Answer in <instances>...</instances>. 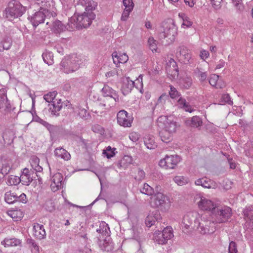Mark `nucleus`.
I'll return each mask as SVG.
<instances>
[{"label":"nucleus","instance_id":"nucleus-1","mask_svg":"<svg viewBox=\"0 0 253 253\" xmlns=\"http://www.w3.org/2000/svg\"><path fill=\"white\" fill-rule=\"evenodd\" d=\"M79 2L85 8V11L77 15V17L69 19V26L72 30L81 29L89 27L95 17L93 11L97 6V3L93 0H79Z\"/></svg>","mask_w":253,"mask_h":253},{"label":"nucleus","instance_id":"nucleus-2","mask_svg":"<svg viewBox=\"0 0 253 253\" xmlns=\"http://www.w3.org/2000/svg\"><path fill=\"white\" fill-rule=\"evenodd\" d=\"M57 94V92L56 91H54L49 92L43 96L44 99L46 102L49 103L48 105L49 106V112L52 115L56 117L59 116V112L63 107L71 105L69 102H61V99H55Z\"/></svg>","mask_w":253,"mask_h":253},{"label":"nucleus","instance_id":"nucleus-3","mask_svg":"<svg viewBox=\"0 0 253 253\" xmlns=\"http://www.w3.org/2000/svg\"><path fill=\"white\" fill-rule=\"evenodd\" d=\"M26 11V8L18 1L12 0L5 9V17L9 21L21 16Z\"/></svg>","mask_w":253,"mask_h":253},{"label":"nucleus","instance_id":"nucleus-4","mask_svg":"<svg viewBox=\"0 0 253 253\" xmlns=\"http://www.w3.org/2000/svg\"><path fill=\"white\" fill-rule=\"evenodd\" d=\"M84 61L80 55L73 54L67 59L62 60L60 66L63 68V71L69 74L77 70Z\"/></svg>","mask_w":253,"mask_h":253},{"label":"nucleus","instance_id":"nucleus-5","mask_svg":"<svg viewBox=\"0 0 253 253\" xmlns=\"http://www.w3.org/2000/svg\"><path fill=\"white\" fill-rule=\"evenodd\" d=\"M232 214V209L227 206L217 207L212 211L213 218L216 223H224L228 221Z\"/></svg>","mask_w":253,"mask_h":253},{"label":"nucleus","instance_id":"nucleus-6","mask_svg":"<svg viewBox=\"0 0 253 253\" xmlns=\"http://www.w3.org/2000/svg\"><path fill=\"white\" fill-rule=\"evenodd\" d=\"M158 126L163 128L170 133H173L176 131L177 125L172 117H168L166 116L159 117L157 120Z\"/></svg>","mask_w":253,"mask_h":253},{"label":"nucleus","instance_id":"nucleus-7","mask_svg":"<svg viewBox=\"0 0 253 253\" xmlns=\"http://www.w3.org/2000/svg\"><path fill=\"white\" fill-rule=\"evenodd\" d=\"M176 56L180 62L185 64H191L193 61L191 51L184 45L177 48Z\"/></svg>","mask_w":253,"mask_h":253},{"label":"nucleus","instance_id":"nucleus-8","mask_svg":"<svg viewBox=\"0 0 253 253\" xmlns=\"http://www.w3.org/2000/svg\"><path fill=\"white\" fill-rule=\"evenodd\" d=\"M180 161V158L177 155H166L160 161L159 166L166 169H173Z\"/></svg>","mask_w":253,"mask_h":253},{"label":"nucleus","instance_id":"nucleus-9","mask_svg":"<svg viewBox=\"0 0 253 253\" xmlns=\"http://www.w3.org/2000/svg\"><path fill=\"white\" fill-rule=\"evenodd\" d=\"M154 204V206L164 211L168 210L170 206L168 198L161 193H158L155 195Z\"/></svg>","mask_w":253,"mask_h":253},{"label":"nucleus","instance_id":"nucleus-10","mask_svg":"<svg viewBox=\"0 0 253 253\" xmlns=\"http://www.w3.org/2000/svg\"><path fill=\"white\" fill-rule=\"evenodd\" d=\"M6 91L5 89H0V110L4 115L12 111V107L7 97Z\"/></svg>","mask_w":253,"mask_h":253},{"label":"nucleus","instance_id":"nucleus-11","mask_svg":"<svg viewBox=\"0 0 253 253\" xmlns=\"http://www.w3.org/2000/svg\"><path fill=\"white\" fill-rule=\"evenodd\" d=\"M175 34V29L174 27L163 26L161 32L159 34V38L161 40L168 39L166 40V42L167 43H169V42H172L174 40Z\"/></svg>","mask_w":253,"mask_h":253},{"label":"nucleus","instance_id":"nucleus-12","mask_svg":"<svg viewBox=\"0 0 253 253\" xmlns=\"http://www.w3.org/2000/svg\"><path fill=\"white\" fill-rule=\"evenodd\" d=\"M47 15L44 11L40 9L35 12L33 15L28 17L33 26L35 27L38 26L40 24L43 23Z\"/></svg>","mask_w":253,"mask_h":253},{"label":"nucleus","instance_id":"nucleus-13","mask_svg":"<svg viewBox=\"0 0 253 253\" xmlns=\"http://www.w3.org/2000/svg\"><path fill=\"white\" fill-rule=\"evenodd\" d=\"M118 123L124 127L130 126L132 119L130 116H128V113L124 110L120 111L117 116Z\"/></svg>","mask_w":253,"mask_h":253},{"label":"nucleus","instance_id":"nucleus-14","mask_svg":"<svg viewBox=\"0 0 253 253\" xmlns=\"http://www.w3.org/2000/svg\"><path fill=\"white\" fill-rule=\"evenodd\" d=\"M166 70L168 74L173 78L178 77L179 74L178 68L176 62L173 59H170L167 63Z\"/></svg>","mask_w":253,"mask_h":253},{"label":"nucleus","instance_id":"nucleus-15","mask_svg":"<svg viewBox=\"0 0 253 253\" xmlns=\"http://www.w3.org/2000/svg\"><path fill=\"white\" fill-rule=\"evenodd\" d=\"M39 4H41L40 8L42 11H44L47 15H51V11H53L55 2L53 0H40Z\"/></svg>","mask_w":253,"mask_h":253},{"label":"nucleus","instance_id":"nucleus-16","mask_svg":"<svg viewBox=\"0 0 253 253\" xmlns=\"http://www.w3.org/2000/svg\"><path fill=\"white\" fill-rule=\"evenodd\" d=\"M196 185H200L206 188L215 189L217 187V184L214 181L207 177L201 178L195 181Z\"/></svg>","mask_w":253,"mask_h":253},{"label":"nucleus","instance_id":"nucleus-17","mask_svg":"<svg viewBox=\"0 0 253 253\" xmlns=\"http://www.w3.org/2000/svg\"><path fill=\"white\" fill-rule=\"evenodd\" d=\"M198 206L201 210L211 211L212 213L216 208L215 205L211 200L204 197L201 198L200 201L198 202Z\"/></svg>","mask_w":253,"mask_h":253},{"label":"nucleus","instance_id":"nucleus-18","mask_svg":"<svg viewBox=\"0 0 253 253\" xmlns=\"http://www.w3.org/2000/svg\"><path fill=\"white\" fill-rule=\"evenodd\" d=\"M51 180V188L54 192L56 191L61 188L62 185V182L63 180L62 174L59 172L56 173L52 176Z\"/></svg>","mask_w":253,"mask_h":253},{"label":"nucleus","instance_id":"nucleus-19","mask_svg":"<svg viewBox=\"0 0 253 253\" xmlns=\"http://www.w3.org/2000/svg\"><path fill=\"white\" fill-rule=\"evenodd\" d=\"M52 30L56 33H60L65 31L66 30H72L69 26V23L67 25L63 24L60 21L56 20L53 22Z\"/></svg>","mask_w":253,"mask_h":253},{"label":"nucleus","instance_id":"nucleus-20","mask_svg":"<svg viewBox=\"0 0 253 253\" xmlns=\"http://www.w3.org/2000/svg\"><path fill=\"white\" fill-rule=\"evenodd\" d=\"M135 85V82L130 79L129 77L123 80L122 86V91L124 95H126L130 92Z\"/></svg>","mask_w":253,"mask_h":253},{"label":"nucleus","instance_id":"nucleus-21","mask_svg":"<svg viewBox=\"0 0 253 253\" xmlns=\"http://www.w3.org/2000/svg\"><path fill=\"white\" fill-rule=\"evenodd\" d=\"M102 92L104 96H108L112 98L115 102L119 101V97L115 90L107 85H105L102 88Z\"/></svg>","mask_w":253,"mask_h":253},{"label":"nucleus","instance_id":"nucleus-22","mask_svg":"<svg viewBox=\"0 0 253 253\" xmlns=\"http://www.w3.org/2000/svg\"><path fill=\"white\" fill-rule=\"evenodd\" d=\"M99 245L102 251L107 252L112 251L114 249L113 243L109 237H106L103 241H100Z\"/></svg>","mask_w":253,"mask_h":253},{"label":"nucleus","instance_id":"nucleus-23","mask_svg":"<svg viewBox=\"0 0 253 253\" xmlns=\"http://www.w3.org/2000/svg\"><path fill=\"white\" fill-rule=\"evenodd\" d=\"M54 155L58 158H60L64 161H69L71 159V155L65 149L62 147L56 148L54 151Z\"/></svg>","mask_w":253,"mask_h":253},{"label":"nucleus","instance_id":"nucleus-24","mask_svg":"<svg viewBox=\"0 0 253 253\" xmlns=\"http://www.w3.org/2000/svg\"><path fill=\"white\" fill-rule=\"evenodd\" d=\"M34 235L37 238L42 240L45 238L46 233L42 225L35 224L33 226Z\"/></svg>","mask_w":253,"mask_h":253},{"label":"nucleus","instance_id":"nucleus-25","mask_svg":"<svg viewBox=\"0 0 253 253\" xmlns=\"http://www.w3.org/2000/svg\"><path fill=\"white\" fill-rule=\"evenodd\" d=\"M203 122L201 119L195 116L190 119L185 121V124L187 126L198 128L202 125Z\"/></svg>","mask_w":253,"mask_h":253},{"label":"nucleus","instance_id":"nucleus-26","mask_svg":"<svg viewBox=\"0 0 253 253\" xmlns=\"http://www.w3.org/2000/svg\"><path fill=\"white\" fill-rule=\"evenodd\" d=\"M1 244L4 245V247H15L21 246V241L20 240L16 238H5L4 240L1 242Z\"/></svg>","mask_w":253,"mask_h":253},{"label":"nucleus","instance_id":"nucleus-27","mask_svg":"<svg viewBox=\"0 0 253 253\" xmlns=\"http://www.w3.org/2000/svg\"><path fill=\"white\" fill-rule=\"evenodd\" d=\"M12 45L11 39L8 37L5 36L0 42V52L4 50H8Z\"/></svg>","mask_w":253,"mask_h":253},{"label":"nucleus","instance_id":"nucleus-28","mask_svg":"<svg viewBox=\"0 0 253 253\" xmlns=\"http://www.w3.org/2000/svg\"><path fill=\"white\" fill-rule=\"evenodd\" d=\"M172 134L163 128L159 133L162 141L165 143H169L172 140Z\"/></svg>","mask_w":253,"mask_h":253},{"label":"nucleus","instance_id":"nucleus-29","mask_svg":"<svg viewBox=\"0 0 253 253\" xmlns=\"http://www.w3.org/2000/svg\"><path fill=\"white\" fill-rule=\"evenodd\" d=\"M192 85V79L190 77H185L180 81V86L184 89L190 88Z\"/></svg>","mask_w":253,"mask_h":253},{"label":"nucleus","instance_id":"nucleus-30","mask_svg":"<svg viewBox=\"0 0 253 253\" xmlns=\"http://www.w3.org/2000/svg\"><path fill=\"white\" fill-rule=\"evenodd\" d=\"M42 57L44 62L48 65L53 63V55L52 52L46 51L42 53Z\"/></svg>","mask_w":253,"mask_h":253},{"label":"nucleus","instance_id":"nucleus-31","mask_svg":"<svg viewBox=\"0 0 253 253\" xmlns=\"http://www.w3.org/2000/svg\"><path fill=\"white\" fill-rule=\"evenodd\" d=\"M16 198V194L12 193L11 191H8L5 193L4 196L5 201L9 204H13L15 202Z\"/></svg>","mask_w":253,"mask_h":253},{"label":"nucleus","instance_id":"nucleus-32","mask_svg":"<svg viewBox=\"0 0 253 253\" xmlns=\"http://www.w3.org/2000/svg\"><path fill=\"white\" fill-rule=\"evenodd\" d=\"M164 238L167 241L173 237V233L170 228H165L162 232L159 231V237Z\"/></svg>","mask_w":253,"mask_h":253},{"label":"nucleus","instance_id":"nucleus-33","mask_svg":"<svg viewBox=\"0 0 253 253\" xmlns=\"http://www.w3.org/2000/svg\"><path fill=\"white\" fill-rule=\"evenodd\" d=\"M140 191L141 193L148 196L152 195L154 193L153 188L147 183L143 184V187L140 189Z\"/></svg>","mask_w":253,"mask_h":253},{"label":"nucleus","instance_id":"nucleus-34","mask_svg":"<svg viewBox=\"0 0 253 253\" xmlns=\"http://www.w3.org/2000/svg\"><path fill=\"white\" fill-rule=\"evenodd\" d=\"M144 144L147 148L149 149H154L157 147V144L155 142L154 139L149 136L145 138L144 140Z\"/></svg>","mask_w":253,"mask_h":253},{"label":"nucleus","instance_id":"nucleus-35","mask_svg":"<svg viewBox=\"0 0 253 253\" xmlns=\"http://www.w3.org/2000/svg\"><path fill=\"white\" fill-rule=\"evenodd\" d=\"M194 73L197 77L199 78L201 82H203L206 80L208 76L206 72H202L200 68H197L195 70Z\"/></svg>","mask_w":253,"mask_h":253},{"label":"nucleus","instance_id":"nucleus-36","mask_svg":"<svg viewBox=\"0 0 253 253\" xmlns=\"http://www.w3.org/2000/svg\"><path fill=\"white\" fill-rule=\"evenodd\" d=\"M173 180L179 185H185L189 182L188 178L183 176H176L173 178Z\"/></svg>","mask_w":253,"mask_h":253},{"label":"nucleus","instance_id":"nucleus-37","mask_svg":"<svg viewBox=\"0 0 253 253\" xmlns=\"http://www.w3.org/2000/svg\"><path fill=\"white\" fill-rule=\"evenodd\" d=\"M21 181L19 177L15 175H10L8 177L7 184L9 185H17Z\"/></svg>","mask_w":253,"mask_h":253},{"label":"nucleus","instance_id":"nucleus-38","mask_svg":"<svg viewBox=\"0 0 253 253\" xmlns=\"http://www.w3.org/2000/svg\"><path fill=\"white\" fill-rule=\"evenodd\" d=\"M225 103L230 105L233 104V101L231 100L229 94L227 93L223 94L220 100V104H224Z\"/></svg>","mask_w":253,"mask_h":253},{"label":"nucleus","instance_id":"nucleus-39","mask_svg":"<svg viewBox=\"0 0 253 253\" xmlns=\"http://www.w3.org/2000/svg\"><path fill=\"white\" fill-rule=\"evenodd\" d=\"M169 88V94L172 99H176L180 96V93L173 86L170 85Z\"/></svg>","mask_w":253,"mask_h":253},{"label":"nucleus","instance_id":"nucleus-40","mask_svg":"<svg viewBox=\"0 0 253 253\" xmlns=\"http://www.w3.org/2000/svg\"><path fill=\"white\" fill-rule=\"evenodd\" d=\"M157 42L155 40H154V38L151 37L149 38L148 41V43L150 49L152 51V52H156L157 49Z\"/></svg>","mask_w":253,"mask_h":253},{"label":"nucleus","instance_id":"nucleus-41","mask_svg":"<svg viewBox=\"0 0 253 253\" xmlns=\"http://www.w3.org/2000/svg\"><path fill=\"white\" fill-rule=\"evenodd\" d=\"M115 148L112 149L111 146H108L105 150H103V154L108 158L110 159L115 155L114 151Z\"/></svg>","mask_w":253,"mask_h":253},{"label":"nucleus","instance_id":"nucleus-42","mask_svg":"<svg viewBox=\"0 0 253 253\" xmlns=\"http://www.w3.org/2000/svg\"><path fill=\"white\" fill-rule=\"evenodd\" d=\"M19 178L21 179L20 182L25 185H29L33 180L32 177H31L30 175L25 174H22Z\"/></svg>","mask_w":253,"mask_h":253},{"label":"nucleus","instance_id":"nucleus-43","mask_svg":"<svg viewBox=\"0 0 253 253\" xmlns=\"http://www.w3.org/2000/svg\"><path fill=\"white\" fill-rule=\"evenodd\" d=\"M154 240L159 244L163 245L167 243L166 239L163 238V236H162V237H159V231L155 232L154 235Z\"/></svg>","mask_w":253,"mask_h":253},{"label":"nucleus","instance_id":"nucleus-44","mask_svg":"<svg viewBox=\"0 0 253 253\" xmlns=\"http://www.w3.org/2000/svg\"><path fill=\"white\" fill-rule=\"evenodd\" d=\"M44 207L45 210L49 212H52L55 210L54 204L53 202L50 199L46 201Z\"/></svg>","mask_w":253,"mask_h":253},{"label":"nucleus","instance_id":"nucleus-45","mask_svg":"<svg viewBox=\"0 0 253 253\" xmlns=\"http://www.w3.org/2000/svg\"><path fill=\"white\" fill-rule=\"evenodd\" d=\"M243 0H232V2L237 10L242 11L244 9V6L242 2Z\"/></svg>","mask_w":253,"mask_h":253},{"label":"nucleus","instance_id":"nucleus-46","mask_svg":"<svg viewBox=\"0 0 253 253\" xmlns=\"http://www.w3.org/2000/svg\"><path fill=\"white\" fill-rule=\"evenodd\" d=\"M108 230H109V228L108 224H105V223H103L102 225H100L99 228L96 229V232L106 235L108 234Z\"/></svg>","mask_w":253,"mask_h":253},{"label":"nucleus","instance_id":"nucleus-47","mask_svg":"<svg viewBox=\"0 0 253 253\" xmlns=\"http://www.w3.org/2000/svg\"><path fill=\"white\" fill-rule=\"evenodd\" d=\"M0 170L3 173V175L7 174L9 171V166L8 164L4 162H0Z\"/></svg>","mask_w":253,"mask_h":253},{"label":"nucleus","instance_id":"nucleus-48","mask_svg":"<svg viewBox=\"0 0 253 253\" xmlns=\"http://www.w3.org/2000/svg\"><path fill=\"white\" fill-rule=\"evenodd\" d=\"M219 76L216 74H212L211 75L209 82V84L213 86H216V88H218V86L217 85V81L218 80Z\"/></svg>","mask_w":253,"mask_h":253},{"label":"nucleus","instance_id":"nucleus-49","mask_svg":"<svg viewBox=\"0 0 253 253\" xmlns=\"http://www.w3.org/2000/svg\"><path fill=\"white\" fill-rule=\"evenodd\" d=\"M33 161L35 165V167H34V164H32V166L33 168L34 169V170L36 172L42 171V168L39 165V159L37 157L34 158Z\"/></svg>","mask_w":253,"mask_h":253},{"label":"nucleus","instance_id":"nucleus-50","mask_svg":"<svg viewBox=\"0 0 253 253\" xmlns=\"http://www.w3.org/2000/svg\"><path fill=\"white\" fill-rule=\"evenodd\" d=\"M237 252L238 250L236 243L234 241L230 242L228 247V253H237Z\"/></svg>","mask_w":253,"mask_h":253},{"label":"nucleus","instance_id":"nucleus-51","mask_svg":"<svg viewBox=\"0 0 253 253\" xmlns=\"http://www.w3.org/2000/svg\"><path fill=\"white\" fill-rule=\"evenodd\" d=\"M47 129L49 131L50 134H56L59 130V127L57 126H54L49 124Z\"/></svg>","mask_w":253,"mask_h":253},{"label":"nucleus","instance_id":"nucleus-52","mask_svg":"<svg viewBox=\"0 0 253 253\" xmlns=\"http://www.w3.org/2000/svg\"><path fill=\"white\" fill-rule=\"evenodd\" d=\"M27 242L36 252L39 251V246L33 239H28Z\"/></svg>","mask_w":253,"mask_h":253},{"label":"nucleus","instance_id":"nucleus-53","mask_svg":"<svg viewBox=\"0 0 253 253\" xmlns=\"http://www.w3.org/2000/svg\"><path fill=\"white\" fill-rule=\"evenodd\" d=\"M124 5L126 9H133L134 4L132 0H123Z\"/></svg>","mask_w":253,"mask_h":253},{"label":"nucleus","instance_id":"nucleus-54","mask_svg":"<svg viewBox=\"0 0 253 253\" xmlns=\"http://www.w3.org/2000/svg\"><path fill=\"white\" fill-rule=\"evenodd\" d=\"M212 6L215 9H219L221 7L222 0H210Z\"/></svg>","mask_w":253,"mask_h":253},{"label":"nucleus","instance_id":"nucleus-55","mask_svg":"<svg viewBox=\"0 0 253 253\" xmlns=\"http://www.w3.org/2000/svg\"><path fill=\"white\" fill-rule=\"evenodd\" d=\"M181 15H183L182 18L183 22L182 25H185L187 27H190L192 24V22L190 21L189 18L183 13H182Z\"/></svg>","mask_w":253,"mask_h":253},{"label":"nucleus","instance_id":"nucleus-56","mask_svg":"<svg viewBox=\"0 0 253 253\" xmlns=\"http://www.w3.org/2000/svg\"><path fill=\"white\" fill-rule=\"evenodd\" d=\"M132 10V9H126V8H125L123 14L121 16V20L125 21L127 20L128 17L130 12Z\"/></svg>","mask_w":253,"mask_h":253},{"label":"nucleus","instance_id":"nucleus-57","mask_svg":"<svg viewBox=\"0 0 253 253\" xmlns=\"http://www.w3.org/2000/svg\"><path fill=\"white\" fill-rule=\"evenodd\" d=\"M145 223L147 226L151 227L155 223V220L151 215H149L145 219Z\"/></svg>","mask_w":253,"mask_h":253},{"label":"nucleus","instance_id":"nucleus-58","mask_svg":"<svg viewBox=\"0 0 253 253\" xmlns=\"http://www.w3.org/2000/svg\"><path fill=\"white\" fill-rule=\"evenodd\" d=\"M177 103L179 107L182 109L187 104V102L185 98L180 97L177 101Z\"/></svg>","mask_w":253,"mask_h":253},{"label":"nucleus","instance_id":"nucleus-59","mask_svg":"<svg viewBox=\"0 0 253 253\" xmlns=\"http://www.w3.org/2000/svg\"><path fill=\"white\" fill-rule=\"evenodd\" d=\"M119 56L120 63H125L128 59V57L126 53L119 54Z\"/></svg>","mask_w":253,"mask_h":253},{"label":"nucleus","instance_id":"nucleus-60","mask_svg":"<svg viewBox=\"0 0 253 253\" xmlns=\"http://www.w3.org/2000/svg\"><path fill=\"white\" fill-rule=\"evenodd\" d=\"M112 56L113 62L115 64H118L119 63H120V60H119V56L118 55V53L116 51L112 53Z\"/></svg>","mask_w":253,"mask_h":253},{"label":"nucleus","instance_id":"nucleus-61","mask_svg":"<svg viewBox=\"0 0 253 253\" xmlns=\"http://www.w3.org/2000/svg\"><path fill=\"white\" fill-rule=\"evenodd\" d=\"M209 52L208 51L203 50L201 51L200 56L201 59L205 60L209 57Z\"/></svg>","mask_w":253,"mask_h":253},{"label":"nucleus","instance_id":"nucleus-62","mask_svg":"<svg viewBox=\"0 0 253 253\" xmlns=\"http://www.w3.org/2000/svg\"><path fill=\"white\" fill-rule=\"evenodd\" d=\"M182 109H183L185 111L190 113H191L194 111V110L192 108L191 106L188 102L187 104L185 105Z\"/></svg>","mask_w":253,"mask_h":253},{"label":"nucleus","instance_id":"nucleus-63","mask_svg":"<svg viewBox=\"0 0 253 253\" xmlns=\"http://www.w3.org/2000/svg\"><path fill=\"white\" fill-rule=\"evenodd\" d=\"M186 4L192 7L195 4L196 0H184Z\"/></svg>","mask_w":253,"mask_h":253},{"label":"nucleus","instance_id":"nucleus-64","mask_svg":"<svg viewBox=\"0 0 253 253\" xmlns=\"http://www.w3.org/2000/svg\"><path fill=\"white\" fill-rule=\"evenodd\" d=\"M129 138L133 142H136L138 139V136L136 133H131Z\"/></svg>","mask_w":253,"mask_h":253}]
</instances>
